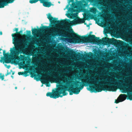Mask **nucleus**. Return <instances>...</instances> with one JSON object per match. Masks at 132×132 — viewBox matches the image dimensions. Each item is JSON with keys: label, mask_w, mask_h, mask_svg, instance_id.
Listing matches in <instances>:
<instances>
[{"label": "nucleus", "mask_w": 132, "mask_h": 132, "mask_svg": "<svg viewBox=\"0 0 132 132\" xmlns=\"http://www.w3.org/2000/svg\"><path fill=\"white\" fill-rule=\"evenodd\" d=\"M8 4V0H0V8L4 7Z\"/></svg>", "instance_id": "obj_9"}, {"label": "nucleus", "mask_w": 132, "mask_h": 132, "mask_svg": "<svg viewBox=\"0 0 132 132\" xmlns=\"http://www.w3.org/2000/svg\"><path fill=\"white\" fill-rule=\"evenodd\" d=\"M126 87H128V86H126Z\"/></svg>", "instance_id": "obj_44"}, {"label": "nucleus", "mask_w": 132, "mask_h": 132, "mask_svg": "<svg viewBox=\"0 0 132 132\" xmlns=\"http://www.w3.org/2000/svg\"><path fill=\"white\" fill-rule=\"evenodd\" d=\"M2 35V32L1 31H0V35Z\"/></svg>", "instance_id": "obj_31"}, {"label": "nucleus", "mask_w": 132, "mask_h": 132, "mask_svg": "<svg viewBox=\"0 0 132 132\" xmlns=\"http://www.w3.org/2000/svg\"><path fill=\"white\" fill-rule=\"evenodd\" d=\"M87 20H90V19H89L88 20V18L87 19Z\"/></svg>", "instance_id": "obj_43"}, {"label": "nucleus", "mask_w": 132, "mask_h": 132, "mask_svg": "<svg viewBox=\"0 0 132 132\" xmlns=\"http://www.w3.org/2000/svg\"><path fill=\"white\" fill-rule=\"evenodd\" d=\"M72 2V6L73 8H76V5L78 4H77V2L76 3L74 1V0H73V2Z\"/></svg>", "instance_id": "obj_16"}, {"label": "nucleus", "mask_w": 132, "mask_h": 132, "mask_svg": "<svg viewBox=\"0 0 132 132\" xmlns=\"http://www.w3.org/2000/svg\"><path fill=\"white\" fill-rule=\"evenodd\" d=\"M93 19V18H90V19Z\"/></svg>", "instance_id": "obj_42"}, {"label": "nucleus", "mask_w": 132, "mask_h": 132, "mask_svg": "<svg viewBox=\"0 0 132 132\" xmlns=\"http://www.w3.org/2000/svg\"><path fill=\"white\" fill-rule=\"evenodd\" d=\"M45 82H47V81L46 80H45Z\"/></svg>", "instance_id": "obj_35"}, {"label": "nucleus", "mask_w": 132, "mask_h": 132, "mask_svg": "<svg viewBox=\"0 0 132 132\" xmlns=\"http://www.w3.org/2000/svg\"><path fill=\"white\" fill-rule=\"evenodd\" d=\"M8 75V70H7V72L5 74V76H7Z\"/></svg>", "instance_id": "obj_27"}, {"label": "nucleus", "mask_w": 132, "mask_h": 132, "mask_svg": "<svg viewBox=\"0 0 132 132\" xmlns=\"http://www.w3.org/2000/svg\"><path fill=\"white\" fill-rule=\"evenodd\" d=\"M39 29H38L36 28H35L34 29L32 28L31 30L32 34L33 35H34L36 34L37 32L39 31Z\"/></svg>", "instance_id": "obj_15"}, {"label": "nucleus", "mask_w": 132, "mask_h": 132, "mask_svg": "<svg viewBox=\"0 0 132 132\" xmlns=\"http://www.w3.org/2000/svg\"><path fill=\"white\" fill-rule=\"evenodd\" d=\"M9 68L10 67V65H9Z\"/></svg>", "instance_id": "obj_41"}, {"label": "nucleus", "mask_w": 132, "mask_h": 132, "mask_svg": "<svg viewBox=\"0 0 132 132\" xmlns=\"http://www.w3.org/2000/svg\"><path fill=\"white\" fill-rule=\"evenodd\" d=\"M84 78L85 79H86V80L87 79V77H84Z\"/></svg>", "instance_id": "obj_34"}, {"label": "nucleus", "mask_w": 132, "mask_h": 132, "mask_svg": "<svg viewBox=\"0 0 132 132\" xmlns=\"http://www.w3.org/2000/svg\"><path fill=\"white\" fill-rule=\"evenodd\" d=\"M92 78L93 79H90L89 80V81L88 82L81 80L82 82L83 83L82 84H81L82 83L81 82V84H78L79 85L78 88L80 90L83 88L85 84H88L90 85H93L95 84H100L95 86H89V88H88L87 89L88 90L92 92H93L94 90H95L97 92H101L103 90L115 92L117 90V87L118 86L119 83L120 82V81L119 80H115L114 81H111L113 82V83L112 84H107L109 85V86L108 87H105L103 86H101L100 85L101 84L94 77H92Z\"/></svg>", "instance_id": "obj_2"}, {"label": "nucleus", "mask_w": 132, "mask_h": 132, "mask_svg": "<svg viewBox=\"0 0 132 132\" xmlns=\"http://www.w3.org/2000/svg\"><path fill=\"white\" fill-rule=\"evenodd\" d=\"M126 87H124V88L123 89V90H125V92H124L125 93L126 92Z\"/></svg>", "instance_id": "obj_26"}, {"label": "nucleus", "mask_w": 132, "mask_h": 132, "mask_svg": "<svg viewBox=\"0 0 132 132\" xmlns=\"http://www.w3.org/2000/svg\"><path fill=\"white\" fill-rule=\"evenodd\" d=\"M10 56V55L9 54V57ZM10 59L9 58V63H10V62H10Z\"/></svg>", "instance_id": "obj_30"}, {"label": "nucleus", "mask_w": 132, "mask_h": 132, "mask_svg": "<svg viewBox=\"0 0 132 132\" xmlns=\"http://www.w3.org/2000/svg\"><path fill=\"white\" fill-rule=\"evenodd\" d=\"M90 34H91L92 33V31H90Z\"/></svg>", "instance_id": "obj_39"}, {"label": "nucleus", "mask_w": 132, "mask_h": 132, "mask_svg": "<svg viewBox=\"0 0 132 132\" xmlns=\"http://www.w3.org/2000/svg\"><path fill=\"white\" fill-rule=\"evenodd\" d=\"M43 5L46 7H49L51 6L52 3L51 2H45L43 3Z\"/></svg>", "instance_id": "obj_10"}, {"label": "nucleus", "mask_w": 132, "mask_h": 132, "mask_svg": "<svg viewBox=\"0 0 132 132\" xmlns=\"http://www.w3.org/2000/svg\"><path fill=\"white\" fill-rule=\"evenodd\" d=\"M127 96V95L125 94H120L117 99L115 100V103L117 104L119 102L123 101L126 99Z\"/></svg>", "instance_id": "obj_6"}, {"label": "nucleus", "mask_w": 132, "mask_h": 132, "mask_svg": "<svg viewBox=\"0 0 132 132\" xmlns=\"http://www.w3.org/2000/svg\"><path fill=\"white\" fill-rule=\"evenodd\" d=\"M12 36L13 37H16V34H12Z\"/></svg>", "instance_id": "obj_22"}, {"label": "nucleus", "mask_w": 132, "mask_h": 132, "mask_svg": "<svg viewBox=\"0 0 132 132\" xmlns=\"http://www.w3.org/2000/svg\"><path fill=\"white\" fill-rule=\"evenodd\" d=\"M77 56H78L79 57H81L82 56H84V55L83 54H81L80 53H78L76 55Z\"/></svg>", "instance_id": "obj_20"}, {"label": "nucleus", "mask_w": 132, "mask_h": 132, "mask_svg": "<svg viewBox=\"0 0 132 132\" xmlns=\"http://www.w3.org/2000/svg\"><path fill=\"white\" fill-rule=\"evenodd\" d=\"M23 31L22 30H20V31H19V32L20 33H22V32Z\"/></svg>", "instance_id": "obj_33"}, {"label": "nucleus", "mask_w": 132, "mask_h": 132, "mask_svg": "<svg viewBox=\"0 0 132 132\" xmlns=\"http://www.w3.org/2000/svg\"><path fill=\"white\" fill-rule=\"evenodd\" d=\"M47 18L49 19L52 24V26H54L56 24H65L67 26L64 28L65 31L61 32V31H56L54 32L55 34V36H62L63 37H67V41L70 43H75L88 42L101 43L105 41L108 40L110 43H114L116 40L114 38L109 39L105 37L100 39L99 37H96L95 35H92L88 36H80L77 34L74 33L70 27L71 24L75 25L77 24L83 23L84 21L82 19L77 17L73 21H71L69 19L62 20L61 21L56 20L57 18H53L50 13H49Z\"/></svg>", "instance_id": "obj_1"}, {"label": "nucleus", "mask_w": 132, "mask_h": 132, "mask_svg": "<svg viewBox=\"0 0 132 132\" xmlns=\"http://www.w3.org/2000/svg\"><path fill=\"white\" fill-rule=\"evenodd\" d=\"M15 30L17 32L18 30V28H15Z\"/></svg>", "instance_id": "obj_28"}, {"label": "nucleus", "mask_w": 132, "mask_h": 132, "mask_svg": "<svg viewBox=\"0 0 132 132\" xmlns=\"http://www.w3.org/2000/svg\"><path fill=\"white\" fill-rule=\"evenodd\" d=\"M13 43L14 44V45L15 46L18 45V44L19 40L17 39H13Z\"/></svg>", "instance_id": "obj_13"}, {"label": "nucleus", "mask_w": 132, "mask_h": 132, "mask_svg": "<svg viewBox=\"0 0 132 132\" xmlns=\"http://www.w3.org/2000/svg\"><path fill=\"white\" fill-rule=\"evenodd\" d=\"M70 52L71 53L73 54H75L76 53L75 52L71 50H70Z\"/></svg>", "instance_id": "obj_23"}, {"label": "nucleus", "mask_w": 132, "mask_h": 132, "mask_svg": "<svg viewBox=\"0 0 132 132\" xmlns=\"http://www.w3.org/2000/svg\"><path fill=\"white\" fill-rule=\"evenodd\" d=\"M14 74V72H13V73H12V75H13V74Z\"/></svg>", "instance_id": "obj_40"}, {"label": "nucleus", "mask_w": 132, "mask_h": 132, "mask_svg": "<svg viewBox=\"0 0 132 132\" xmlns=\"http://www.w3.org/2000/svg\"><path fill=\"white\" fill-rule=\"evenodd\" d=\"M86 0L87 1H88L89 2H91L92 0Z\"/></svg>", "instance_id": "obj_32"}, {"label": "nucleus", "mask_w": 132, "mask_h": 132, "mask_svg": "<svg viewBox=\"0 0 132 132\" xmlns=\"http://www.w3.org/2000/svg\"><path fill=\"white\" fill-rule=\"evenodd\" d=\"M59 3H60V2H59Z\"/></svg>", "instance_id": "obj_48"}, {"label": "nucleus", "mask_w": 132, "mask_h": 132, "mask_svg": "<svg viewBox=\"0 0 132 132\" xmlns=\"http://www.w3.org/2000/svg\"><path fill=\"white\" fill-rule=\"evenodd\" d=\"M27 73L28 72L27 71L20 72H19L18 73V74L19 75H24V76L25 77H27L28 76Z\"/></svg>", "instance_id": "obj_12"}, {"label": "nucleus", "mask_w": 132, "mask_h": 132, "mask_svg": "<svg viewBox=\"0 0 132 132\" xmlns=\"http://www.w3.org/2000/svg\"><path fill=\"white\" fill-rule=\"evenodd\" d=\"M26 31L27 32V35L29 34V35H30V34H31V32L30 31L27 30Z\"/></svg>", "instance_id": "obj_24"}, {"label": "nucleus", "mask_w": 132, "mask_h": 132, "mask_svg": "<svg viewBox=\"0 0 132 132\" xmlns=\"http://www.w3.org/2000/svg\"><path fill=\"white\" fill-rule=\"evenodd\" d=\"M66 90V89L65 87H60L57 89L56 92L57 93L58 95L59 96V97H61L63 96L67 95L68 93L65 92Z\"/></svg>", "instance_id": "obj_5"}, {"label": "nucleus", "mask_w": 132, "mask_h": 132, "mask_svg": "<svg viewBox=\"0 0 132 132\" xmlns=\"http://www.w3.org/2000/svg\"><path fill=\"white\" fill-rule=\"evenodd\" d=\"M23 43L26 47H27L28 46V44H27V43H28V42H27L26 41L23 40Z\"/></svg>", "instance_id": "obj_21"}, {"label": "nucleus", "mask_w": 132, "mask_h": 132, "mask_svg": "<svg viewBox=\"0 0 132 132\" xmlns=\"http://www.w3.org/2000/svg\"><path fill=\"white\" fill-rule=\"evenodd\" d=\"M97 9L95 7L91 8L90 10V11L92 13L94 14L96 13L97 11Z\"/></svg>", "instance_id": "obj_14"}, {"label": "nucleus", "mask_w": 132, "mask_h": 132, "mask_svg": "<svg viewBox=\"0 0 132 132\" xmlns=\"http://www.w3.org/2000/svg\"><path fill=\"white\" fill-rule=\"evenodd\" d=\"M53 77L55 78L56 79L59 81H63L64 80H65L66 79L64 78V77H67V76L63 74L60 75L58 76H52Z\"/></svg>", "instance_id": "obj_7"}, {"label": "nucleus", "mask_w": 132, "mask_h": 132, "mask_svg": "<svg viewBox=\"0 0 132 132\" xmlns=\"http://www.w3.org/2000/svg\"><path fill=\"white\" fill-rule=\"evenodd\" d=\"M9 74H10V73H9Z\"/></svg>", "instance_id": "obj_46"}, {"label": "nucleus", "mask_w": 132, "mask_h": 132, "mask_svg": "<svg viewBox=\"0 0 132 132\" xmlns=\"http://www.w3.org/2000/svg\"><path fill=\"white\" fill-rule=\"evenodd\" d=\"M5 52V50H3L2 49L0 48V53L1 54L3 52V56L1 57L0 62L2 63L7 68H8V65L5 64V63H8V52L6 53Z\"/></svg>", "instance_id": "obj_3"}, {"label": "nucleus", "mask_w": 132, "mask_h": 132, "mask_svg": "<svg viewBox=\"0 0 132 132\" xmlns=\"http://www.w3.org/2000/svg\"><path fill=\"white\" fill-rule=\"evenodd\" d=\"M15 89H16L17 88V87H15Z\"/></svg>", "instance_id": "obj_38"}, {"label": "nucleus", "mask_w": 132, "mask_h": 132, "mask_svg": "<svg viewBox=\"0 0 132 132\" xmlns=\"http://www.w3.org/2000/svg\"><path fill=\"white\" fill-rule=\"evenodd\" d=\"M79 80H81V79H79Z\"/></svg>", "instance_id": "obj_47"}, {"label": "nucleus", "mask_w": 132, "mask_h": 132, "mask_svg": "<svg viewBox=\"0 0 132 132\" xmlns=\"http://www.w3.org/2000/svg\"><path fill=\"white\" fill-rule=\"evenodd\" d=\"M14 0H9V3H11L13 2Z\"/></svg>", "instance_id": "obj_25"}, {"label": "nucleus", "mask_w": 132, "mask_h": 132, "mask_svg": "<svg viewBox=\"0 0 132 132\" xmlns=\"http://www.w3.org/2000/svg\"><path fill=\"white\" fill-rule=\"evenodd\" d=\"M56 90L53 93L52 92H48L46 94L47 96H49L51 98L56 99L59 97V96L58 95L57 93L56 92Z\"/></svg>", "instance_id": "obj_8"}, {"label": "nucleus", "mask_w": 132, "mask_h": 132, "mask_svg": "<svg viewBox=\"0 0 132 132\" xmlns=\"http://www.w3.org/2000/svg\"><path fill=\"white\" fill-rule=\"evenodd\" d=\"M48 27L46 26H43L42 27L39 29L40 31H43L47 30L48 29Z\"/></svg>", "instance_id": "obj_11"}, {"label": "nucleus", "mask_w": 132, "mask_h": 132, "mask_svg": "<svg viewBox=\"0 0 132 132\" xmlns=\"http://www.w3.org/2000/svg\"><path fill=\"white\" fill-rule=\"evenodd\" d=\"M16 34H18V35H20V32H16Z\"/></svg>", "instance_id": "obj_29"}, {"label": "nucleus", "mask_w": 132, "mask_h": 132, "mask_svg": "<svg viewBox=\"0 0 132 132\" xmlns=\"http://www.w3.org/2000/svg\"><path fill=\"white\" fill-rule=\"evenodd\" d=\"M81 82L77 81L74 83L75 87H71L67 90V91L69 92V94L70 95H72L73 93L75 94H78L80 92V90L78 88L79 85L78 84H81Z\"/></svg>", "instance_id": "obj_4"}, {"label": "nucleus", "mask_w": 132, "mask_h": 132, "mask_svg": "<svg viewBox=\"0 0 132 132\" xmlns=\"http://www.w3.org/2000/svg\"><path fill=\"white\" fill-rule=\"evenodd\" d=\"M129 99L130 100H132V93H130L128 95V97L127 99Z\"/></svg>", "instance_id": "obj_17"}, {"label": "nucleus", "mask_w": 132, "mask_h": 132, "mask_svg": "<svg viewBox=\"0 0 132 132\" xmlns=\"http://www.w3.org/2000/svg\"><path fill=\"white\" fill-rule=\"evenodd\" d=\"M4 75H2L1 73H0V79H1L2 80H3L4 78Z\"/></svg>", "instance_id": "obj_19"}, {"label": "nucleus", "mask_w": 132, "mask_h": 132, "mask_svg": "<svg viewBox=\"0 0 132 132\" xmlns=\"http://www.w3.org/2000/svg\"><path fill=\"white\" fill-rule=\"evenodd\" d=\"M10 51H11V50H10Z\"/></svg>", "instance_id": "obj_45"}, {"label": "nucleus", "mask_w": 132, "mask_h": 132, "mask_svg": "<svg viewBox=\"0 0 132 132\" xmlns=\"http://www.w3.org/2000/svg\"><path fill=\"white\" fill-rule=\"evenodd\" d=\"M12 60L13 61H14V59H12Z\"/></svg>", "instance_id": "obj_37"}, {"label": "nucleus", "mask_w": 132, "mask_h": 132, "mask_svg": "<svg viewBox=\"0 0 132 132\" xmlns=\"http://www.w3.org/2000/svg\"><path fill=\"white\" fill-rule=\"evenodd\" d=\"M96 4L98 6H101L102 5V2L101 0H98L97 1Z\"/></svg>", "instance_id": "obj_18"}, {"label": "nucleus", "mask_w": 132, "mask_h": 132, "mask_svg": "<svg viewBox=\"0 0 132 132\" xmlns=\"http://www.w3.org/2000/svg\"><path fill=\"white\" fill-rule=\"evenodd\" d=\"M31 77L32 78H33L34 77V76H32V75H31Z\"/></svg>", "instance_id": "obj_36"}]
</instances>
